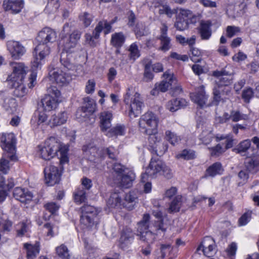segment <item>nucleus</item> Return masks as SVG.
Returning <instances> with one entry per match:
<instances>
[{"label":"nucleus","mask_w":259,"mask_h":259,"mask_svg":"<svg viewBox=\"0 0 259 259\" xmlns=\"http://www.w3.org/2000/svg\"><path fill=\"white\" fill-rule=\"evenodd\" d=\"M67 152V148L65 145L62 146L54 137L48 139L44 143L38 146V154L42 159L49 160L57 155L61 165L68 162Z\"/></svg>","instance_id":"1"},{"label":"nucleus","mask_w":259,"mask_h":259,"mask_svg":"<svg viewBox=\"0 0 259 259\" xmlns=\"http://www.w3.org/2000/svg\"><path fill=\"white\" fill-rule=\"evenodd\" d=\"M123 101L128 107V116L131 118L138 116L144 107L143 99L139 93L133 88H128L124 96Z\"/></svg>","instance_id":"2"},{"label":"nucleus","mask_w":259,"mask_h":259,"mask_svg":"<svg viewBox=\"0 0 259 259\" xmlns=\"http://www.w3.org/2000/svg\"><path fill=\"white\" fill-rule=\"evenodd\" d=\"M160 175L170 179L172 177V174L171 169L162 161L158 158H152L145 173L141 175V181L145 183V179L147 176L155 178Z\"/></svg>","instance_id":"3"},{"label":"nucleus","mask_w":259,"mask_h":259,"mask_svg":"<svg viewBox=\"0 0 259 259\" xmlns=\"http://www.w3.org/2000/svg\"><path fill=\"white\" fill-rule=\"evenodd\" d=\"M60 62V68L51 71L49 75L57 83L63 85L69 83L72 79L70 71L75 69V66L67 59L63 58V55L61 56Z\"/></svg>","instance_id":"4"},{"label":"nucleus","mask_w":259,"mask_h":259,"mask_svg":"<svg viewBox=\"0 0 259 259\" xmlns=\"http://www.w3.org/2000/svg\"><path fill=\"white\" fill-rule=\"evenodd\" d=\"M158 121V118L153 113L148 112L145 113L139 121L141 131L150 136L155 135L157 133Z\"/></svg>","instance_id":"5"},{"label":"nucleus","mask_w":259,"mask_h":259,"mask_svg":"<svg viewBox=\"0 0 259 259\" xmlns=\"http://www.w3.org/2000/svg\"><path fill=\"white\" fill-rule=\"evenodd\" d=\"M70 30V26L68 23L64 24L62 32L61 43L64 47V50L67 52H71L77 45L81 35V32L77 30H74L70 34L67 35Z\"/></svg>","instance_id":"6"},{"label":"nucleus","mask_w":259,"mask_h":259,"mask_svg":"<svg viewBox=\"0 0 259 259\" xmlns=\"http://www.w3.org/2000/svg\"><path fill=\"white\" fill-rule=\"evenodd\" d=\"M81 215L80 222L84 229H91L96 225V219L100 212L96 207L90 205H85L80 208Z\"/></svg>","instance_id":"7"},{"label":"nucleus","mask_w":259,"mask_h":259,"mask_svg":"<svg viewBox=\"0 0 259 259\" xmlns=\"http://www.w3.org/2000/svg\"><path fill=\"white\" fill-rule=\"evenodd\" d=\"M48 94L41 99V104L45 111H50L55 109L60 101L61 93L54 86L48 89Z\"/></svg>","instance_id":"8"},{"label":"nucleus","mask_w":259,"mask_h":259,"mask_svg":"<svg viewBox=\"0 0 259 259\" xmlns=\"http://www.w3.org/2000/svg\"><path fill=\"white\" fill-rule=\"evenodd\" d=\"M1 147L5 151L4 156L9 157L11 160H16V139L12 133L3 134L0 137Z\"/></svg>","instance_id":"9"},{"label":"nucleus","mask_w":259,"mask_h":259,"mask_svg":"<svg viewBox=\"0 0 259 259\" xmlns=\"http://www.w3.org/2000/svg\"><path fill=\"white\" fill-rule=\"evenodd\" d=\"M50 48L48 45L38 44L33 52V59L31 63L32 69L36 70L40 69L44 63V59L50 53Z\"/></svg>","instance_id":"10"},{"label":"nucleus","mask_w":259,"mask_h":259,"mask_svg":"<svg viewBox=\"0 0 259 259\" xmlns=\"http://www.w3.org/2000/svg\"><path fill=\"white\" fill-rule=\"evenodd\" d=\"M233 74L232 69L230 66H226L221 70H216L213 72V76L217 77L218 80L216 81L219 88L224 87L225 94L228 95L231 90L228 85L232 83L231 75Z\"/></svg>","instance_id":"11"},{"label":"nucleus","mask_w":259,"mask_h":259,"mask_svg":"<svg viewBox=\"0 0 259 259\" xmlns=\"http://www.w3.org/2000/svg\"><path fill=\"white\" fill-rule=\"evenodd\" d=\"M150 215L148 214L144 215L142 220L138 223V235L140 239L146 242L149 244L152 243L155 239V235L152 232L148 231Z\"/></svg>","instance_id":"12"},{"label":"nucleus","mask_w":259,"mask_h":259,"mask_svg":"<svg viewBox=\"0 0 259 259\" xmlns=\"http://www.w3.org/2000/svg\"><path fill=\"white\" fill-rule=\"evenodd\" d=\"M10 66L12 72L8 78V81H24L28 68L23 62H11Z\"/></svg>","instance_id":"13"},{"label":"nucleus","mask_w":259,"mask_h":259,"mask_svg":"<svg viewBox=\"0 0 259 259\" xmlns=\"http://www.w3.org/2000/svg\"><path fill=\"white\" fill-rule=\"evenodd\" d=\"M44 172L46 183L49 186H53L59 182L61 172L57 166L50 164L45 168Z\"/></svg>","instance_id":"14"},{"label":"nucleus","mask_w":259,"mask_h":259,"mask_svg":"<svg viewBox=\"0 0 259 259\" xmlns=\"http://www.w3.org/2000/svg\"><path fill=\"white\" fill-rule=\"evenodd\" d=\"M149 142L150 146L157 156L162 155L167 150V144L162 141L160 136L154 135L150 136Z\"/></svg>","instance_id":"15"},{"label":"nucleus","mask_w":259,"mask_h":259,"mask_svg":"<svg viewBox=\"0 0 259 259\" xmlns=\"http://www.w3.org/2000/svg\"><path fill=\"white\" fill-rule=\"evenodd\" d=\"M163 80L156 84L158 86L159 90L161 92H165L169 89H170L172 85L177 83V80L174 76L173 73L169 70L165 71L162 75Z\"/></svg>","instance_id":"16"},{"label":"nucleus","mask_w":259,"mask_h":259,"mask_svg":"<svg viewBox=\"0 0 259 259\" xmlns=\"http://www.w3.org/2000/svg\"><path fill=\"white\" fill-rule=\"evenodd\" d=\"M57 37L56 32L49 27H45L40 31L37 36L39 44L48 45L55 41Z\"/></svg>","instance_id":"17"},{"label":"nucleus","mask_w":259,"mask_h":259,"mask_svg":"<svg viewBox=\"0 0 259 259\" xmlns=\"http://www.w3.org/2000/svg\"><path fill=\"white\" fill-rule=\"evenodd\" d=\"M7 50L12 58L19 59L25 53V48L19 42L10 40L7 44Z\"/></svg>","instance_id":"18"},{"label":"nucleus","mask_w":259,"mask_h":259,"mask_svg":"<svg viewBox=\"0 0 259 259\" xmlns=\"http://www.w3.org/2000/svg\"><path fill=\"white\" fill-rule=\"evenodd\" d=\"M190 98L192 101L196 103L198 106L203 107L206 105L208 96L204 91L203 85L200 86L196 89V91L190 94Z\"/></svg>","instance_id":"19"},{"label":"nucleus","mask_w":259,"mask_h":259,"mask_svg":"<svg viewBox=\"0 0 259 259\" xmlns=\"http://www.w3.org/2000/svg\"><path fill=\"white\" fill-rule=\"evenodd\" d=\"M168 27L165 24H162V26L160 28V35L158 38L160 40V47L159 48L158 50L165 52L168 51L171 48V39L170 37L167 36V32Z\"/></svg>","instance_id":"20"},{"label":"nucleus","mask_w":259,"mask_h":259,"mask_svg":"<svg viewBox=\"0 0 259 259\" xmlns=\"http://www.w3.org/2000/svg\"><path fill=\"white\" fill-rule=\"evenodd\" d=\"M3 7L6 11H10L14 14H18L23 8L24 2L22 0H5Z\"/></svg>","instance_id":"21"},{"label":"nucleus","mask_w":259,"mask_h":259,"mask_svg":"<svg viewBox=\"0 0 259 259\" xmlns=\"http://www.w3.org/2000/svg\"><path fill=\"white\" fill-rule=\"evenodd\" d=\"M134 239V233L130 229H124L119 239V247L123 250L128 249Z\"/></svg>","instance_id":"22"},{"label":"nucleus","mask_w":259,"mask_h":259,"mask_svg":"<svg viewBox=\"0 0 259 259\" xmlns=\"http://www.w3.org/2000/svg\"><path fill=\"white\" fill-rule=\"evenodd\" d=\"M138 192L137 191H132L125 194L123 200V207L129 210L135 208L138 202Z\"/></svg>","instance_id":"23"},{"label":"nucleus","mask_w":259,"mask_h":259,"mask_svg":"<svg viewBox=\"0 0 259 259\" xmlns=\"http://www.w3.org/2000/svg\"><path fill=\"white\" fill-rule=\"evenodd\" d=\"M13 196L16 199L25 203L29 202L33 197L32 194L28 189L20 187L15 188Z\"/></svg>","instance_id":"24"},{"label":"nucleus","mask_w":259,"mask_h":259,"mask_svg":"<svg viewBox=\"0 0 259 259\" xmlns=\"http://www.w3.org/2000/svg\"><path fill=\"white\" fill-rule=\"evenodd\" d=\"M107 205L109 208L116 210L123 208V200L122 199L121 194L117 192L111 193L107 200Z\"/></svg>","instance_id":"25"},{"label":"nucleus","mask_w":259,"mask_h":259,"mask_svg":"<svg viewBox=\"0 0 259 259\" xmlns=\"http://www.w3.org/2000/svg\"><path fill=\"white\" fill-rule=\"evenodd\" d=\"M114 21H112L110 23L107 20L100 21L97 25L94 31V36L95 38H99L101 32L103 30L105 34H107L112 31V24Z\"/></svg>","instance_id":"26"},{"label":"nucleus","mask_w":259,"mask_h":259,"mask_svg":"<svg viewBox=\"0 0 259 259\" xmlns=\"http://www.w3.org/2000/svg\"><path fill=\"white\" fill-rule=\"evenodd\" d=\"M211 24L209 21H200L198 31L202 40H208L211 36Z\"/></svg>","instance_id":"27"},{"label":"nucleus","mask_w":259,"mask_h":259,"mask_svg":"<svg viewBox=\"0 0 259 259\" xmlns=\"http://www.w3.org/2000/svg\"><path fill=\"white\" fill-rule=\"evenodd\" d=\"M99 118L101 131L102 132L106 131L111 126L112 113L107 111H103L100 113Z\"/></svg>","instance_id":"28"},{"label":"nucleus","mask_w":259,"mask_h":259,"mask_svg":"<svg viewBox=\"0 0 259 259\" xmlns=\"http://www.w3.org/2000/svg\"><path fill=\"white\" fill-rule=\"evenodd\" d=\"M245 168L251 173H255L259 170V155L248 158L244 162Z\"/></svg>","instance_id":"29"},{"label":"nucleus","mask_w":259,"mask_h":259,"mask_svg":"<svg viewBox=\"0 0 259 259\" xmlns=\"http://www.w3.org/2000/svg\"><path fill=\"white\" fill-rule=\"evenodd\" d=\"M135 179V174L131 170H127L121 176L120 186L124 188L131 187Z\"/></svg>","instance_id":"30"},{"label":"nucleus","mask_w":259,"mask_h":259,"mask_svg":"<svg viewBox=\"0 0 259 259\" xmlns=\"http://www.w3.org/2000/svg\"><path fill=\"white\" fill-rule=\"evenodd\" d=\"M153 215L158 219L157 221L154 224V227L155 231L157 234L164 233L167 228L166 225H165L161 219L162 214L160 210L153 209L152 210Z\"/></svg>","instance_id":"31"},{"label":"nucleus","mask_w":259,"mask_h":259,"mask_svg":"<svg viewBox=\"0 0 259 259\" xmlns=\"http://www.w3.org/2000/svg\"><path fill=\"white\" fill-rule=\"evenodd\" d=\"M8 82L11 87L14 89L13 93L15 96L21 98L27 94V89L23 84V81Z\"/></svg>","instance_id":"32"},{"label":"nucleus","mask_w":259,"mask_h":259,"mask_svg":"<svg viewBox=\"0 0 259 259\" xmlns=\"http://www.w3.org/2000/svg\"><path fill=\"white\" fill-rule=\"evenodd\" d=\"M23 247L26 251L27 259H34L39 252V246L37 243L34 244L25 243L23 244Z\"/></svg>","instance_id":"33"},{"label":"nucleus","mask_w":259,"mask_h":259,"mask_svg":"<svg viewBox=\"0 0 259 259\" xmlns=\"http://www.w3.org/2000/svg\"><path fill=\"white\" fill-rule=\"evenodd\" d=\"M187 105V102L184 99H176L169 101L166 104L167 109L171 112H175Z\"/></svg>","instance_id":"34"},{"label":"nucleus","mask_w":259,"mask_h":259,"mask_svg":"<svg viewBox=\"0 0 259 259\" xmlns=\"http://www.w3.org/2000/svg\"><path fill=\"white\" fill-rule=\"evenodd\" d=\"M152 5L155 8V12L160 15L165 14L170 18L175 13V10H171L167 5H162L157 2H153Z\"/></svg>","instance_id":"35"},{"label":"nucleus","mask_w":259,"mask_h":259,"mask_svg":"<svg viewBox=\"0 0 259 259\" xmlns=\"http://www.w3.org/2000/svg\"><path fill=\"white\" fill-rule=\"evenodd\" d=\"M68 118V115L66 112L62 111L58 114L53 115L50 121L54 126L60 125L64 124Z\"/></svg>","instance_id":"36"},{"label":"nucleus","mask_w":259,"mask_h":259,"mask_svg":"<svg viewBox=\"0 0 259 259\" xmlns=\"http://www.w3.org/2000/svg\"><path fill=\"white\" fill-rule=\"evenodd\" d=\"M125 36L122 32L115 33L112 35L111 44L116 48H120L124 42Z\"/></svg>","instance_id":"37"},{"label":"nucleus","mask_w":259,"mask_h":259,"mask_svg":"<svg viewBox=\"0 0 259 259\" xmlns=\"http://www.w3.org/2000/svg\"><path fill=\"white\" fill-rule=\"evenodd\" d=\"M223 171L222 165L219 162H215L210 166L206 170V175L214 177L217 175H220Z\"/></svg>","instance_id":"38"},{"label":"nucleus","mask_w":259,"mask_h":259,"mask_svg":"<svg viewBox=\"0 0 259 259\" xmlns=\"http://www.w3.org/2000/svg\"><path fill=\"white\" fill-rule=\"evenodd\" d=\"M182 204V196H176L170 203L168 211L170 213L176 212L179 211Z\"/></svg>","instance_id":"39"},{"label":"nucleus","mask_w":259,"mask_h":259,"mask_svg":"<svg viewBox=\"0 0 259 259\" xmlns=\"http://www.w3.org/2000/svg\"><path fill=\"white\" fill-rule=\"evenodd\" d=\"M128 51L129 52L128 58L133 61H135L140 56V52L138 46L135 42L130 46Z\"/></svg>","instance_id":"40"},{"label":"nucleus","mask_w":259,"mask_h":259,"mask_svg":"<svg viewBox=\"0 0 259 259\" xmlns=\"http://www.w3.org/2000/svg\"><path fill=\"white\" fill-rule=\"evenodd\" d=\"M214 138V135L210 130H206L202 131L199 136V139L204 145L209 144Z\"/></svg>","instance_id":"41"},{"label":"nucleus","mask_w":259,"mask_h":259,"mask_svg":"<svg viewBox=\"0 0 259 259\" xmlns=\"http://www.w3.org/2000/svg\"><path fill=\"white\" fill-rule=\"evenodd\" d=\"M56 252L60 259H70L69 250L63 244L56 248Z\"/></svg>","instance_id":"42"},{"label":"nucleus","mask_w":259,"mask_h":259,"mask_svg":"<svg viewBox=\"0 0 259 259\" xmlns=\"http://www.w3.org/2000/svg\"><path fill=\"white\" fill-rule=\"evenodd\" d=\"M96 104L92 99H86L84 105L81 107L85 112L91 115L95 111Z\"/></svg>","instance_id":"43"},{"label":"nucleus","mask_w":259,"mask_h":259,"mask_svg":"<svg viewBox=\"0 0 259 259\" xmlns=\"http://www.w3.org/2000/svg\"><path fill=\"white\" fill-rule=\"evenodd\" d=\"M165 138L171 145H175L179 143L181 140L180 136L170 131H166L165 133Z\"/></svg>","instance_id":"44"},{"label":"nucleus","mask_w":259,"mask_h":259,"mask_svg":"<svg viewBox=\"0 0 259 259\" xmlns=\"http://www.w3.org/2000/svg\"><path fill=\"white\" fill-rule=\"evenodd\" d=\"M125 128L124 125H117L112 128L107 133V135L109 137L123 136L125 134Z\"/></svg>","instance_id":"45"},{"label":"nucleus","mask_w":259,"mask_h":259,"mask_svg":"<svg viewBox=\"0 0 259 259\" xmlns=\"http://www.w3.org/2000/svg\"><path fill=\"white\" fill-rule=\"evenodd\" d=\"M93 17L92 15L87 12H83L79 16V20L84 27H87L90 25Z\"/></svg>","instance_id":"46"},{"label":"nucleus","mask_w":259,"mask_h":259,"mask_svg":"<svg viewBox=\"0 0 259 259\" xmlns=\"http://www.w3.org/2000/svg\"><path fill=\"white\" fill-rule=\"evenodd\" d=\"M214 244V241L211 238L209 237H205L198 247L197 251L198 252L201 250L203 252L204 249H207L208 247H210L211 248Z\"/></svg>","instance_id":"47"},{"label":"nucleus","mask_w":259,"mask_h":259,"mask_svg":"<svg viewBox=\"0 0 259 259\" xmlns=\"http://www.w3.org/2000/svg\"><path fill=\"white\" fill-rule=\"evenodd\" d=\"M90 116L91 115L88 114L82 107L77 109L75 114L77 120L81 122L88 121Z\"/></svg>","instance_id":"48"},{"label":"nucleus","mask_w":259,"mask_h":259,"mask_svg":"<svg viewBox=\"0 0 259 259\" xmlns=\"http://www.w3.org/2000/svg\"><path fill=\"white\" fill-rule=\"evenodd\" d=\"M30 223V222L27 220L25 222H22L17 225V232L19 237H22L27 232Z\"/></svg>","instance_id":"49"},{"label":"nucleus","mask_w":259,"mask_h":259,"mask_svg":"<svg viewBox=\"0 0 259 259\" xmlns=\"http://www.w3.org/2000/svg\"><path fill=\"white\" fill-rule=\"evenodd\" d=\"M177 158H182L185 160L192 159L195 158V155L193 151L185 149L181 153L176 156Z\"/></svg>","instance_id":"50"},{"label":"nucleus","mask_w":259,"mask_h":259,"mask_svg":"<svg viewBox=\"0 0 259 259\" xmlns=\"http://www.w3.org/2000/svg\"><path fill=\"white\" fill-rule=\"evenodd\" d=\"M188 24L189 22L187 19L178 17L175 26L178 30L183 31L188 28Z\"/></svg>","instance_id":"51"},{"label":"nucleus","mask_w":259,"mask_h":259,"mask_svg":"<svg viewBox=\"0 0 259 259\" xmlns=\"http://www.w3.org/2000/svg\"><path fill=\"white\" fill-rule=\"evenodd\" d=\"M229 119H231L233 122H238L240 120L245 119L246 116L241 114L239 111L232 110L230 114H229Z\"/></svg>","instance_id":"52"},{"label":"nucleus","mask_w":259,"mask_h":259,"mask_svg":"<svg viewBox=\"0 0 259 259\" xmlns=\"http://www.w3.org/2000/svg\"><path fill=\"white\" fill-rule=\"evenodd\" d=\"M250 146V142L248 140H245L241 142L237 148L233 150L237 153H241L246 151Z\"/></svg>","instance_id":"53"},{"label":"nucleus","mask_w":259,"mask_h":259,"mask_svg":"<svg viewBox=\"0 0 259 259\" xmlns=\"http://www.w3.org/2000/svg\"><path fill=\"white\" fill-rule=\"evenodd\" d=\"M86 199V192L83 189H78L74 193L75 201L81 203Z\"/></svg>","instance_id":"54"},{"label":"nucleus","mask_w":259,"mask_h":259,"mask_svg":"<svg viewBox=\"0 0 259 259\" xmlns=\"http://www.w3.org/2000/svg\"><path fill=\"white\" fill-rule=\"evenodd\" d=\"M7 159H10L9 157L4 156L0 159V171L4 174H7L9 170V161Z\"/></svg>","instance_id":"55"},{"label":"nucleus","mask_w":259,"mask_h":259,"mask_svg":"<svg viewBox=\"0 0 259 259\" xmlns=\"http://www.w3.org/2000/svg\"><path fill=\"white\" fill-rule=\"evenodd\" d=\"M253 96V92L250 88H248L244 90L242 94V97L246 103H249L250 100Z\"/></svg>","instance_id":"56"},{"label":"nucleus","mask_w":259,"mask_h":259,"mask_svg":"<svg viewBox=\"0 0 259 259\" xmlns=\"http://www.w3.org/2000/svg\"><path fill=\"white\" fill-rule=\"evenodd\" d=\"M95 86L96 82L94 79H91L88 80L85 85V93L88 94H92L95 91Z\"/></svg>","instance_id":"57"},{"label":"nucleus","mask_w":259,"mask_h":259,"mask_svg":"<svg viewBox=\"0 0 259 259\" xmlns=\"http://www.w3.org/2000/svg\"><path fill=\"white\" fill-rule=\"evenodd\" d=\"M192 56L191 57V60L195 63L199 62L201 61V52L196 48H192L191 49Z\"/></svg>","instance_id":"58"},{"label":"nucleus","mask_w":259,"mask_h":259,"mask_svg":"<svg viewBox=\"0 0 259 259\" xmlns=\"http://www.w3.org/2000/svg\"><path fill=\"white\" fill-rule=\"evenodd\" d=\"M240 32V28L235 26H228L226 29L227 36L230 38Z\"/></svg>","instance_id":"59"},{"label":"nucleus","mask_w":259,"mask_h":259,"mask_svg":"<svg viewBox=\"0 0 259 259\" xmlns=\"http://www.w3.org/2000/svg\"><path fill=\"white\" fill-rule=\"evenodd\" d=\"M45 208L51 213H55L59 208L60 205L55 202H49L45 205Z\"/></svg>","instance_id":"60"},{"label":"nucleus","mask_w":259,"mask_h":259,"mask_svg":"<svg viewBox=\"0 0 259 259\" xmlns=\"http://www.w3.org/2000/svg\"><path fill=\"white\" fill-rule=\"evenodd\" d=\"M225 94V90L221 89L219 88L218 87H215L213 89V99L215 102L217 103H218L220 101L221 98V93Z\"/></svg>","instance_id":"61"},{"label":"nucleus","mask_w":259,"mask_h":259,"mask_svg":"<svg viewBox=\"0 0 259 259\" xmlns=\"http://www.w3.org/2000/svg\"><path fill=\"white\" fill-rule=\"evenodd\" d=\"M84 37L85 39V43L93 47L96 46L97 41L95 39H97V38H95L94 37V32H93V35L90 33H86L84 35Z\"/></svg>","instance_id":"62"},{"label":"nucleus","mask_w":259,"mask_h":259,"mask_svg":"<svg viewBox=\"0 0 259 259\" xmlns=\"http://www.w3.org/2000/svg\"><path fill=\"white\" fill-rule=\"evenodd\" d=\"M211 155L212 156H219L225 151L223 148L220 144H218L215 147H212L210 149Z\"/></svg>","instance_id":"63"},{"label":"nucleus","mask_w":259,"mask_h":259,"mask_svg":"<svg viewBox=\"0 0 259 259\" xmlns=\"http://www.w3.org/2000/svg\"><path fill=\"white\" fill-rule=\"evenodd\" d=\"M161 250V256L157 259H163L167 252L171 250V246L170 244H162L160 247Z\"/></svg>","instance_id":"64"}]
</instances>
